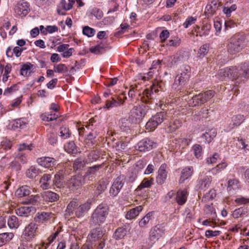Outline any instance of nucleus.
I'll use <instances>...</instances> for the list:
<instances>
[{"instance_id":"nucleus-1","label":"nucleus","mask_w":249,"mask_h":249,"mask_svg":"<svg viewBox=\"0 0 249 249\" xmlns=\"http://www.w3.org/2000/svg\"><path fill=\"white\" fill-rule=\"evenodd\" d=\"M246 37L238 34H235L228 40V52L231 54H236L246 46Z\"/></svg>"},{"instance_id":"nucleus-2","label":"nucleus","mask_w":249,"mask_h":249,"mask_svg":"<svg viewBox=\"0 0 249 249\" xmlns=\"http://www.w3.org/2000/svg\"><path fill=\"white\" fill-rule=\"evenodd\" d=\"M78 206V202L76 199H73L71 201L67 206L66 214L71 216L73 214L74 210L76 216L78 218L81 217L90 209L91 203L89 201H87L79 206Z\"/></svg>"},{"instance_id":"nucleus-3","label":"nucleus","mask_w":249,"mask_h":249,"mask_svg":"<svg viewBox=\"0 0 249 249\" xmlns=\"http://www.w3.org/2000/svg\"><path fill=\"white\" fill-rule=\"evenodd\" d=\"M109 207L106 204H101L94 210L90 219L93 225H100L104 223L108 214Z\"/></svg>"},{"instance_id":"nucleus-4","label":"nucleus","mask_w":249,"mask_h":249,"mask_svg":"<svg viewBox=\"0 0 249 249\" xmlns=\"http://www.w3.org/2000/svg\"><path fill=\"white\" fill-rule=\"evenodd\" d=\"M148 109V107L143 103L136 106L131 109L129 118L133 123H139L144 117Z\"/></svg>"},{"instance_id":"nucleus-5","label":"nucleus","mask_w":249,"mask_h":249,"mask_svg":"<svg viewBox=\"0 0 249 249\" xmlns=\"http://www.w3.org/2000/svg\"><path fill=\"white\" fill-rule=\"evenodd\" d=\"M184 70L180 74L176 76L173 85L174 88L180 89L181 88L189 81L190 76V68L189 66H186Z\"/></svg>"},{"instance_id":"nucleus-6","label":"nucleus","mask_w":249,"mask_h":249,"mask_svg":"<svg viewBox=\"0 0 249 249\" xmlns=\"http://www.w3.org/2000/svg\"><path fill=\"white\" fill-rule=\"evenodd\" d=\"M166 113L165 112H160L153 116L147 122L145 125V129L149 131H152L161 124L166 119Z\"/></svg>"},{"instance_id":"nucleus-7","label":"nucleus","mask_w":249,"mask_h":249,"mask_svg":"<svg viewBox=\"0 0 249 249\" xmlns=\"http://www.w3.org/2000/svg\"><path fill=\"white\" fill-rule=\"evenodd\" d=\"M104 234L105 231L100 228H97L91 230L88 238L91 243H94L104 239Z\"/></svg>"},{"instance_id":"nucleus-8","label":"nucleus","mask_w":249,"mask_h":249,"mask_svg":"<svg viewBox=\"0 0 249 249\" xmlns=\"http://www.w3.org/2000/svg\"><path fill=\"white\" fill-rule=\"evenodd\" d=\"M37 163L41 166L49 169L53 167L56 163V160L50 157H42L37 159Z\"/></svg>"},{"instance_id":"nucleus-9","label":"nucleus","mask_w":249,"mask_h":249,"mask_svg":"<svg viewBox=\"0 0 249 249\" xmlns=\"http://www.w3.org/2000/svg\"><path fill=\"white\" fill-rule=\"evenodd\" d=\"M156 143L151 140L146 138L142 140L138 143V149L141 152H145L152 149L155 146Z\"/></svg>"},{"instance_id":"nucleus-10","label":"nucleus","mask_w":249,"mask_h":249,"mask_svg":"<svg viewBox=\"0 0 249 249\" xmlns=\"http://www.w3.org/2000/svg\"><path fill=\"white\" fill-rule=\"evenodd\" d=\"M72 7L71 1L68 0H61L59 5H58L57 12L60 15H65L66 11L71 9Z\"/></svg>"},{"instance_id":"nucleus-11","label":"nucleus","mask_w":249,"mask_h":249,"mask_svg":"<svg viewBox=\"0 0 249 249\" xmlns=\"http://www.w3.org/2000/svg\"><path fill=\"white\" fill-rule=\"evenodd\" d=\"M167 165L162 164L158 170V174L156 178V182L159 184H162L165 182L167 177L166 171Z\"/></svg>"},{"instance_id":"nucleus-12","label":"nucleus","mask_w":249,"mask_h":249,"mask_svg":"<svg viewBox=\"0 0 249 249\" xmlns=\"http://www.w3.org/2000/svg\"><path fill=\"white\" fill-rule=\"evenodd\" d=\"M124 180L123 177H118L110 188V193L114 196L117 195L124 185Z\"/></svg>"},{"instance_id":"nucleus-13","label":"nucleus","mask_w":249,"mask_h":249,"mask_svg":"<svg viewBox=\"0 0 249 249\" xmlns=\"http://www.w3.org/2000/svg\"><path fill=\"white\" fill-rule=\"evenodd\" d=\"M29 8L26 2L18 3L15 7L16 14L21 17L25 16L29 12Z\"/></svg>"},{"instance_id":"nucleus-14","label":"nucleus","mask_w":249,"mask_h":249,"mask_svg":"<svg viewBox=\"0 0 249 249\" xmlns=\"http://www.w3.org/2000/svg\"><path fill=\"white\" fill-rule=\"evenodd\" d=\"M188 195V194L186 189L178 191L176 197L177 203L179 205H183L187 200Z\"/></svg>"},{"instance_id":"nucleus-15","label":"nucleus","mask_w":249,"mask_h":249,"mask_svg":"<svg viewBox=\"0 0 249 249\" xmlns=\"http://www.w3.org/2000/svg\"><path fill=\"white\" fill-rule=\"evenodd\" d=\"M192 167H188L184 168L181 173V176L179 180V183H184V181L190 178L193 173Z\"/></svg>"},{"instance_id":"nucleus-16","label":"nucleus","mask_w":249,"mask_h":249,"mask_svg":"<svg viewBox=\"0 0 249 249\" xmlns=\"http://www.w3.org/2000/svg\"><path fill=\"white\" fill-rule=\"evenodd\" d=\"M51 178L52 177L50 174H45L40 178L39 183L40 184V187L43 190H46L49 188Z\"/></svg>"},{"instance_id":"nucleus-17","label":"nucleus","mask_w":249,"mask_h":249,"mask_svg":"<svg viewBox=\"0 0 249 249\" xmlns=\"http://www.w3.org/2000/svg\"><path fill=\"white\" fill-rule=\"evenodd\" d=\"M142 210V206H137L128 211L125 215V217L129 220L135 218Z\"/></svg>"},{"instance_id":"nucleus-18","label":"nucleus","mask_w":249,"mask_h":249,"mask_svg":"<svg viewBox=\"0 0 249 249\" xmlns=\"http://www.w3.org/2000/svg\"><path fill=\"white\" fill-rule=\"evenodd\" d=\"M205 103L203 96L200 93L192 97V99L189 101V105L190 106L194 107L200 106Z\"/></svg>"},{"instance_id":"nucleus-19","label":"nucleus","mask_w":249,"mask_h":249,"mask_svg":"<svg viewBox=\"0 0 249 249\" xmlns=\"http://www.w3.org/2000/svg\"><path fill=\"white\" fill-rule=\"evenodd\" d=\"M156 93L158 89L156 86L153 85L151 87L150 89H145L143 92V97L144 99L143 100V102H149L147 99H145V98H147L148 100L151 99L153 98L152 95L154 94L153 91Z\"/></svg>"},{"instance_id":"nucleus-20","label":"nucleus","mask_w":249,"mask_h":249,"mask_svg":"<svg viewBox=\"0 0 249 249\" xmlns=\"http://www.w3.org/2000/svg\"><path fill=\"white\" fill-rule=\"evenodd\" d=\"M43 197L46 201L54 202L58 199L59 196L55 193L51 191H47L44 193Z\"/></svg>"},{"instance_id":"nucleus-21","label":"nucleus","mask_w":249,"mask_h":249,"mask_svg":"<svg viewBox=\"0 0 249 249\" xmlns=\"http://www.w3.org/2000/svg\"><path fill=\"white\" fill-rule=\"evenodd\" d=\"M96 133L90 132L84 140L85 143L89 147H91L96 143Z\"/></svg>"},{"instance_id":"nucleus-22","label":"nucleus","mask_w":249,"mask_h":249,"mask_svg":"<svg viewBox=\"0 0 249 249\" xmlns=\"http://www.w3.org/2000/svg\"><path fill=\"white\" fill-rule=\"evenodd\" d=\"M161 236V232L160 229L157 226H155L152 229L150 235V239L151 241L155 242L158 240Z\"/></svg>"},{"instance_id":"nucleus-23","label":"nucleus","mask_w":249,"mask_h":249,"mask_svg":"<svg viewBox=\"0 0 249 249\" xmlns=\"http://www.w3.org/2000/svg\"><path fill=\"white\" fill-rule=\"evenodd\" d=\"M15 194L17 196L20 197L29 196L30 194L29 187L27 186H22L17 190Z\"/></svg>"},{"instance_id":"nucleus-24","label":"nucleus","mask_w":249,"mask_h":249,"mask_svg":"<svg viewBox=\"0 0 249 249\" xmlns=\"http://www.w3.org/2000/svg\"><path fill=\"white\" fill-rule=\"evenodd\" d=\"M7 224L10 229H17L20 223L17 217L12 215L9 217Z\"/></svg>"},{"instance_id":"nucleus-25","label":"nucleus","mask_w":249,"mask_h":249,"mask_svg":"<svg viewBox=\"0 0 249 249\" xmlns=\"http://www.w3.org/2000/svg\"><path fill=\"white\" fill-rule=\"evenodd\" d=\"M153 178H144L141 184L138 186L136 190H141L145 188H149L151 187L153 182Z\"/></svg>"},{"instance_id":"nucleus-26","label":"nucleus","mask_w":249,"mask_h":249,"mask_svg":"<svg viewBox=\"0 0 249 249\" xmlns=\"http://www.w3.org/2000/svg\"><path fill=\"white\" fill-rule=\"evenodd\" d=\"M68 185L70 188H77L82 185V182L78 177H73L69 180Z\"/></svg>"},{"instance_id":"nucleus-27","label":"nucleus","mask_w":249,"mask_h":249,"mask_svg":"<svg viewBox=\"0 0 249 249\" xmlns=\"http://www.w3.org/2000/svg\"><path fill=\"white\" fill-rule=\"evenodd\" d=\"M182 122L178 119H175L169 124L168 130L170 132H175L177 129L181 127Z\"/></svg>"},{"instance_id":"nucleus-28","label":"nucleus","mask_w":249,"mask_h":249,"mask_svg":"<svg viewBox=\"0 0 249 249\" xmlns=\"http://www.w3.org/2000/svg\"><path fill=\"white\" fill-rule=\"evenodd\" d=\"M31 212L30 206L21 207L17 210V213L20 216H28Z\"/></svg>"},{"instance_id":"nucleus-29","label":"nucleus","mask_w":249,"mask_h":249,"mask_svg":"<svg viewBox=\"0 0 249 249\" xmlns=\"http://www.w3.org/2000/svg\"><path fill=\"white\" fill-rule=\"evenodd\" d=\"M216 131L215 129H211L208 130L203 135V137L205 139L206 141L208 143H210L212 140L216 136Z\"/></svg>"},{"instance_id":"nucleus-30","label":"nucleus","mask_w":249,"mask_h":249,"mask_svg":"<svg viewBox=\"0 0 249 249\" xmlns=\"http://www.w3.org/2000/svg\"><path fill=\"white\" fill-rule=\"evenodd\" d=\"M58 117V114L52 113V112L50 113L45 112L41 115L42 120L46 122H50L56 120Z\"/></svg>"},{"instance_id":"nucleus-31","label":"nucleus","mask_w":249,"mask_h":249,"mask_svg":"<svg viewBox=\"0 0 249 249\" xmlns=\"http://www.w3.org/2000/svg\"><path fill=\"white\" fill-rule=\"evenodd\" d=\"M65 150L69 153L76 154L78 152L75 144L73 142H71L65 145Z\"/></svg>"},{"instance_id":"nucleus-32","label":"nucleus","mask_w":249,"mask_h":249,"mask_svg":"<svg viewBox=\"0 0 249 249\" xmlns=\"http://www.w3.org/2000/svg\"><path fill=\"white\" fill-rule=\"evenodd\" d=\"M212 178L211 176H204L200 181V187L201 189H207L211 183Z\"/></svg>"},{"instance_id":"nucleus-33","label":"nucleus","mask_w":249,"mask_h":249,"mask_svg":"<svg viewBox=\"0 0 249 249\" xmlns=\"http://www.w3.org/2000/svg\"><path fill=\"white\" fill-rule=\"evenodd\" d=\"M31 72V64L29 63L24 64L20 69V74L24 76H29Z\"/></svg>"},{"instance_id":"nucleus-34","label":"nucleus","mask_w":249,"mask_h":249,"mask_svg":"<svg viewBox=\"0 0 249 249\" xmlns=\"http://www.w3.org/2000/svg\"><path fill=\"white\" fill-rule=\"evenodd\" d=\"M51 213L42 212L38 213L37 215L35 217V220L37 222H41L44 221L48 220L50 219Z\"/></svg>"},{"instance_id":"nucleus-35","label":"nucleus","mask_w":249,"mask_h":249,"mask_svg":"<svg viewBox=\"0 0 249 249\" xmlns=\"http://www.w3.org/2000/svg\"><path fill=\"white\" fill-rule=\"evenodd\" d=\"M153 216V213L149 212L147 213L140 221L139 225L141 227H145L152 219Z\"/></svg>"},{"instance_id":"nucleus-36","label":"nucleus","mask_w":249,"mask_h":249,"mask_svg":"<svg viewBox=\"0 0 249 249\" xmlns=\"http://www.w3.org/2000/svg\"><path fill=\"white\" fill-rule=\"evenodd\" d=\"M31 227L30 224H29L25 229L21 238L23 240L26 241H30L31 240Z\"/></svg>"},{"instance_id":"nucleus-37","label":"nucleus","mask_w":249,"mask_h":249,"mask_svg":"<svg viewBox=\"0 0 249 249\" xmlns=\"http://www.w3.org/2000/svg\"><path fill=\"white\" fill-rule=\"evenodd\" d=\"M126 234V231L124 228H118L114 234V238L116 240L121 239L123 238Z\"/></svg>"},{"instance_id":"nucleus-38","label":"nucleus","mask_w":249,"mask_h":249,"mask_svg":"<svg viewBox=\"0 0 249 249\" xmlns=\"http://www.w3.org/2000/svg\"><path fill=\"white\" fill-rule=\"evenodd\" d=\"M63 178V176L62 175V172L61 171L58 172L56 173L54 176V178L53 179V184L57 187H60L62 186V182L61 180Z\"/></svg>"},{"instance_id":"nucleus-39","label":"nucleus","mask_w":249,"mask_h":249,"mask_svg":"<svg viewBox=\"0 0 249 249\" xmlns=\"http://www.w3.org/2000/svg\"><path fill=\"white\" fill-rule=\"evenodd\" d=\"M210 45L205 44L201 46L198 51V56L201 58L205 56L209 50Z\"/></svg>"},{"instance_id":"nucleus-40","label":"nucleus","mask_w":249,"mask_h":249,"mask_svg":"<svg viewBox=\"0 0 249 249\" xmlns=\"http://www.w3.org/2000/svg\"><path fill=\"white\" fill-rule=\"evenodd\" d=\"M61 228L59 227L57 231L53 235H50L47 239L46 243H44L46 247H48L53 241L55 239L56 237L58 236L59 233L61 231Z\"/></svg>"},{"instance_id":"nucleus-41","label":"nucleus","mask_w":249,"mask_h":249,"mask_svg":"<svg viewBox=\"0 0 249 249\" xmlns=\"http://www.w3.org/2000/svg\"><path fill=\"white\" fill-rule=\"evenodd\" d=\"M60 137L64 139L70 137L71 133L68 127L66 126H62L60 129Z\"/></svg>"},{"instance_id":"nucleus-42","label":"nucleus","mask_w":249,"mask_h":249,"mask_svg":"<svg viewBox=\"0 0 249 249\" xmlns=\"http://www.w3.org/2000/svg\"><path fill=\"white\" fill-rule=\"evenodd\" d=\"M224 72L229 73L230 78L235 79L238 77L237 70L236 68H227V70L224 71Z\"/></svg>"},{"instance_id":"nucleus-43","label":"nucleus","mask_w":249,"mask_h":249,"mask_svg":"<svg viewBox=\"0 0 249 249\" xmlns=\"http://www.w3.org/2000/svg\"><path fill=\"white\" fill-rule=\"evenodd\" d=\"M121 105V103L118 101H115V98H111V100H107L106 103V107L109 108L110 107H116Z\"/></svg>"},{"instance_id":"nucleus-44","label":"nucleus","mask_w":249,"mask_h":249,"mask_svg":"<svg viewBox=\"0 0 249 249\" xmlns=\"http://www.w3.org/2000/svg\"><path fill=\"white\" fill-rule=\"evenodd\" d=\"M239 181L237 179L233 178L229 179L228 181V188L231 190L238 188Z\"/></svg>"},{"instance_id":"nucleus-45","label":"nucleus","mask_w":249,"mask_h":249,"mask_svg":"<svg viewBox=\"0 0 249 249\" xmlns=\"http://www.w3.org/2000/svg\"><path fill=\"white\" fill-rule=\"evenodd\" d=\"M102 167V165L100 164L89 167L86 173V175L89 176L95 174Z\"/></svg>"},{"instance_id":"nucleus-46","label":"nucleus","mask_w":249,"mask_h":249,"mask_svg":"<svg viewBox=\"0 0 249 249\" xmlns=\"http://www.w3.org/2000/svg\"><path fill=\"white\" fill-rule=\"evenodd\" d=\"M53 68L55 72L58 73L64 72H67L68 71L67 66L63 64H59L58 65H55L54 66Z\"/></svg>"},{"instance_id":"nucleus-47","label":"nucleus","mask_w":249,"mask_h":249,"mask_svg":"<svg viewBox=\"0 0 249 249\" xmlns=\"http://www.w3.org/2000/svg\"><path fill=\"white\" fill-rule=\"evenodd\" d=\"M215 92L213 90H209L204 92L201 93L205 102L211 99L214 95Z\"/></svg>"},{"instance_id":"nucleus-48","label":"nucleus","mask_w":249,"mask_h":249,"mask_svg":"<svg viewBox=\"0 0 249 249\" xmlns=\"http://www.w3.org/2000/svg\"><path fill=\"white\" fill-rule=\"evenodd\" d=\"M243 120L244 117L241 115H236L232 118L233 125L234 126L239 125L243 122Z\"/></svg>"},{"instance_id":"nucleus-49","label":"nucleus","mask_w":249,"mask_h":249,"mask_svg":"<svg viewBox=\"0 0 249 249\" xmlns=\"http://www.w3.org/2000/svg\"><path fill=\"white\" fill-rule=\"evenodd\" d=\"M83 33L89 37H92L95 34V30L88 26H85L83 29Z\"/></svg>"},{"instance_id":"nucleus-50","label":"nucleus","mask_w":249,"mask_h":249,"mask_svg":"<svg viewBox=\"0 0 249 249\" xmlns=\"http://www.w3.org/2000/svg\"><path fill=\"white\" fill-rule=\"evenodd\" d=\"M195 115L202 118H207L209 117V109L206 107H202L197 114H195Z\"/></svg>"},{"instance_id":"nucleus-51","label":"nucleus","mask_w":249,"mask_h":249,"mask_svg":"<svg viewBox=\"0 0 249 249\" xmlns=\"http://www.w3.org/2000/svg\"><path fill=\"white\" fill-rule=\"evenodd\" d=\"M105 51V49L103 46L97 45L95 47H91L90 49V51L92 53H94L96 54H99L103 53Z\"/></svg>"},{"instance_id":"nucleus-52","label":"nucleus","mask_w":249,"mask_h":249,"mask_svg":"<svg viewBox=\"0 0 249 249\" xmlns=\"http://www.w3.org/2000/svg\"><path fill=\"white\" fill-rule=\"evenodd\" d=\"M85 164L84 160L80 159H76L73 163V168L75 170H78L83 168Z\"/></svg>"},{"instance_id":"nucleus-53","label":"nucleus","mask_w":249,"mask_h":249,"mask_svg":"<svg viewBox=\"0 0 249 249\" xmlns=\"http://www.w3.org/2000/svg\"><path fill=\"white\" fill-rule=\"evenodd\" d=\"M195 156L198 158L201 156L202 147L199 144H195L193 147Z\"/></svg>"},{"instance_id":"nucleus-54","label":"nucleus","mask_w":249,"mask_h":249,"mask_svg":"<svg viewBox=\"0 0 249 249\" xmlns=\"http://www.w3.org/2000/svg\"><path fill=\"white\" fill-rule=\"evenodd\" d=\"M228 166V164L225 162H222L218 165L217 166L213 168L212 170L215 172V173H217L221 171L222 170L224 169L227 167Z\"/></svg>"},{"instance_id":"nucleus-55","label":"nucleus","mask_w":249,"mask_h":249,"mask_svg":"<svg viewBox=\"0 0 249 249\" xmlns=\"http://www.w3.org/2000/svg\"><path fill=\"white\" fill-rule=\"evenodd\" d=\"M107 188L106 184L104 182H100L97 186L96 193L99 195L103 193Z\"/></svg>"},{"instance_id":"nucleus-56","label":"nucleus","mask_w":249,"mask_h":249,"mask_svg":"<svg viewBox=\"0 0 249 249\" xmlns=\"http://www.w3.org/2000/svg\"><path fill=\"white\" fill-rule=\"evenodd\" d=\"M181 43V39L178 37H174L173 39L170 40L168 43V45L170 46L178 47Z\"/></svg>"},{"instance_id":"nucleus-57","label":"nucleus","mask_w":249,"mask_h":249,"mask_svg":"<svg viewBox=\"0 0 249 249\" xmlns=\"http://www.w3.org/2000/svg\"><path fill=\"white\" fill-rule=\"evenodd\" d=\"M11 71V66L10 65H7L4 68V73L3 75L2 80L4 82L6 81L9 77L8 74Z\"/></svg>"},{"instance_id":"nucleus-58","label":"nucleus","mask_w":249,"mask_h":249,"mask_svg":"<svg viewBox=\"0 0 249 249\" xmlns=\"http://www.w3.org/2000/svg\"><path fill=\"white\" fill-rule=\"evenodd\" d=\"M220 232L219 231L207 230L205 231V236L208 238L217 236L220 234Z\"/></svg>"},{"instance_id":"nucleus-59","label":"nucleus","mask_w":249,"mask_h":249,"mask_svg":"<svg viewBox=\"0 0 249 249\" xmlns=\"http://www.w3.org/2000/svg\"><path fill=\"white\" fill-rule=\"evenodd\" d=\"M219 158V155L217 153H214L212 157L207 159V163L208 164H213L217 162V160Z\"/></svg>"},{"instance_id":"nucleus-60","label":"nucleus","mask_w":249,"mask_h":249,"mask_svg":"<svg viewBox=\"0 0 249 249\" xmlns=\"http://www.w3.org/2000/svg\"><path fill=\"white\" fill-rule=\"evenodd\" d=\"M227 68L220 70L218 73V78L221 80H224L226 78H229V73L227 72H224V71H226Z\"/></svg>"},{"instance_id":"nucleus-61","label":"nucleus","mask_w":249,"mask_h":249,"mask_svg":"<svg viewBox=\"0 0 249 249\" xmlns=\"http://www.w3.org/2000/svg\"><path fill=\"white\" fill-rule=\"evenodd\" d=\"M235 202L238 205H243L249 203V198L240 197L235 200Z\"/></svg>"},{"instance_id":"nucleus-62","label":"nucleus","mask_w":249,"mask_h":249,"mask_svg":"<svg viewBox=\"0 0 249 249\" xmlns=\"http://www.w3.org/2000/svg\"><path fill=\"white\" fill-rule=\"evenodd\" d=\"M5 243L9 242L14 237V234L12 232H5L1 233Z\"/></svg>"},{"instance_id":"nucleus-63","label":"nucleus","mask_w":249,"mask_h":249,"mask_svg":"<svg viewBox=\"0 0 249 249\" xmlns=\"http://www.w3.org/2000/svg\"><path fill=\"white\" fill-rule=\"evenodd\" d=\"M216 196V191L214 189H211L210 190L208 193L205 196V198L208 200L213 199Z\"/></svg>"},{"instance_id":"nucleus-64","label":"nucleus","mask_w":249,"mask_h":249,"mask_svg":"<svg viewBox=\"0 0 249 249\" xmlns=\"http://www.w3.org/2000/svg\"><path fill=\"white\" fill-rule=\"evenodd\" d=\"M169 33L167 30L162 31L160 35V37L161 39V42H164L166 39L169 37Z\"/></svg>"}]
</instances>
